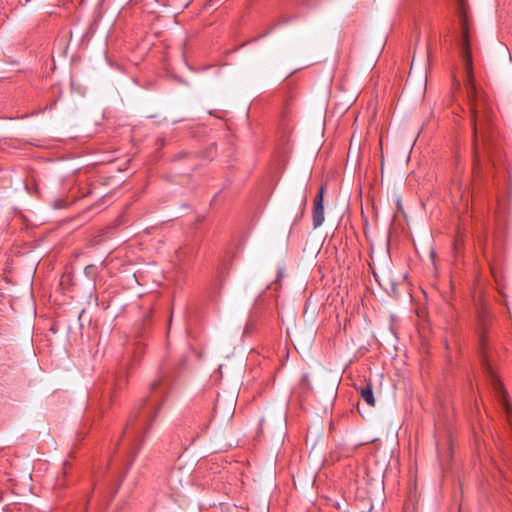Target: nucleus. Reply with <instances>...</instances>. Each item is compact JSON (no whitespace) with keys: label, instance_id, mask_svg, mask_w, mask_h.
Segmentation results:
<instances>
[{"label":"nucleus","instance_id":"nucleus-1","mask_svg":"<svg viewBox=\"0 0 512 512\" xmlns=\"http://www.w3.org/2000/svg\"><path fill=\"white\" fill-rule=\"evenodd\" d=\"M459 13L461 14V37L460 54L463 63L464 86L470 105L471 121L473 125V147L475 161H478L477 142L481 137L486 144L489 140V133L492 127L493 112L486 103L484 96L477 87L473 75V62L470 48L471 34L468 16L465 11L464 2H460Z\"/></svg>","mask_w":512,"mask_h":512},{"label":"nucleus","instance_id":"nucleus-2","mask_svg":"<svg viewBox=\"0 0 512 512\" xmlns=\"http://www.w3.org/2000/svg\"><path fill=\"white\" fill-rule=\"evenodd\" d=\"M324 186H321L313 201V227L319 228L324 222Z\"/></svg>","mask_w":512,"mask_h":512},{"label":"nucleus","instance_id":"nucleus-3","mask_svg":"<svg viewBox=\"0 0 512 512\" xmlns=\"http://www.w3.org/2000/svg\"><path fill=\"white\" fill-rule=\"evenodd\" d=\"M184 471L182 468H177L171 471L168 477V484L172 490L178 491L180 488L189 482V476L186 475L183 479Z\"/></svg>","mask_w":512,"mask_h":512},{"label":"nucleus","instance_id":"nucleus-4","mask_svg":"<svg viewBox=\"0 0 512 512\" xmlns=\"http://www.w3.org/2000/svg\"><path fill=\"white\" fill-rule=\"evenodd\" d=\"M478 321H479V327L481 329V334H480V347H481V350L484 351V344H485V337H484V332L486 330V326H487V321H488V315L485 311H481L479 312L478 314ZM483 365H486L488 369H490L488 363H487V359H486V356L483 354Z\"/></svg>","mask_w":512,"mask_h":512},{"label":"nucleus","instance_id":"nucleus-5","mask_svg":"<svg viewBox=\"0 0 512 512\" xmlns=\"http://www.w3.org/2000/svg\"><path fill=\"white\" fill-rule=\"evenodd\" d=\"M361 398L371 407L375 406V398L371 383H368L365 387L360 388Z\"/></svg>","mask_w":512,"mask_h":512},{"label":"nucleus","instance_id":"nucleus-6","mask_svg":"<svg viewBox=\"0 0 512 512\" xmlns=\"http://www.w3.org/2000/svg\"><path fill=\"white\" fill-rule=\"evenodd\" d=\"M152 413H154L153 418H155L156 412L154 411V406H151L148 409L144 408L142 410L140 417L142 418L143 423H147L148 421H152L151 420Z\"/></svg>","mask_w":512,"mask_h":512},{"label":"nucleus","instance_id":"nucleus-7","mask_svg":"<svg viewBox=\"0 0 512 512\" xmlns=\"http://www.w3.org/2000/svg\"><path fill=\"white\" fill-rule=\"evenodd\" d=\"M507 176H508V184L509 186L512 185V171L510 168H507Z\"/></svg>","mask_w":512,"mask_h":512},{"label":"nucleus","instance_id":"nucleus-8","mask_svg":"<svg viewBox=\"0 0 512 512\" xmlns=\"http://www.w3.org/2000/svg\"><path fill=\"white\" fill-rule=\"evenodd\" d=\"M497 388L501 391L503 398L506 397V391L504 390L501 383H497Z\"/></svg>","mask_w":512,"mask_h":512},{"label":"nucleus","instance_id":"nucleus-9","mask_svg":"<svg viewBox=\"0 0 512 512\" xmlns=\"http://www.w3.org/2000/svg\"><path fill=\"white\" fill-rule=\"evenodd\" d=\"M454 84L456 85V87H457V88H459V87H460V82H459L458 80H455V81H454Z\"/></svg>","mask_w":512,"mask_h":512},{"label":"nucleus","instance_id":"nucleus-10","mask_svg":"<svg viewBox=\"0 0 512 512\" xmlns=\"http://www.w3.org/2000/svg\"><path fill=\"white\" fill-rule=\"evenodd\" d=\"M157 385H158L157 382L152 383V388L155 389Z\"/></svg>","mask_w":512,"mask_h":512}]
</instances>
